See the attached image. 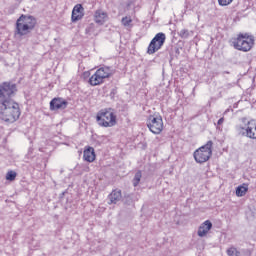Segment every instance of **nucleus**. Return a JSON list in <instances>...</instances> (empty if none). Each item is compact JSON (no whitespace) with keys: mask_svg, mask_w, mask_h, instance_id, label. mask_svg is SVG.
I'll return each instance as SVG.
<instances>
[{"mask_svg":"<svg viewBox=\"0 0 256 256\" xmlns=\"http://www.w3.org/2000/svg\"><path fill=\"white\" fill-rule=\"evenodd\" d=\"M167 39V36H165V33L159 32L155 35V37L151 40L147 53L148 55H154V53H157L163 45H165V40Z\"/></svg>","mask_w":256,"mask_h":256,"instance_id":"nucleus-7","label":"nucleus"},{"mask_svg":"<svg viewBox=\"0 0 256 256\" xmlns=\"http://www.w3.org/2000/svg\"><path fill=\"white\" fill-rule=\"evenodd\" d=\"M122 197L121 190H113L108 196L109 205H117Z\"/></svg>","mask_w":256,"mask_h":256,"instance_id":"nucleus-15","label":"nucleus"},{"mask_svg":"<svg viewBox=\"0 0 256 256\" xmlns=\"http://www.w3.org/2000/svg\"><path fill=\"white\" fill-rule=\"evenodd\" d=\"M83 159L87 163H93L96 159L95 148L91 146L86 147L83 152Z\"/></svg>","mask_w":256,"mask_h":256,"instance_id":"nucleus-13","label":"nucleus"},{"mask_svg":"<svg viewBox=\"0 0 256 256\" xmlns=\"http://www.w3.org/2000/svg\"><path fill=\"white\" fill-rule=\"evenodd\" d=\"M141 177H143V175L141 174V171L136 172L134 179H133L134 187H137V185H139V183H141Z\"/></svg>","mask_w":256,"mask_h":256,"instance_id":"nucleus-20","label":"nucleus"},{"mask_svg":"<svg viewBox=\"0 0 256 256\" xmlns=\"http://www.w3.org/2000/svg\"><path fill=\"white\" fill-rule=\"evenodd\" d=\"M249 191V185L244 183L236 188V197H245Z\"/></svg>","mask_w":256,"mask_h":256,"instance_id":"nucleus-16","label":"nucleus"},{"mask_svg":"<svg viewBox=\"0 0 256 256\" xmlns=\"http://www.w3.org/2000/svg\"><path fill=\"white\" fill-rule=\"evenodd\" d=\"M224 121H225V118H220L219 120H218V122H217V125H223V123H224Z\"/></svg>","mask_w":256,"mask_h":256,"instance_id":"nucleus-23","label":"nucleus"},{"mask_svg":"<svg viewBox=\"0 0 256 256\" xmlns=\"http://www.w3.org/2000/svg\"><path fill=\"white\" fill-rule=\"evenodd\" d=\"M211 229H213V223L209 220L204 221L198 228V237H206Z\"/></svg>","mask_w":256,"mask_h":256,"instance_id":"nucleus-12","label":"nucleus"},{"mask_svg":"<svg viewBox=\"0 0 256 256\" xmlns=\"http://www.w3.org/2000/svg\"><path fill=\"white\" fill-rule=\"evenodd\" d=\"M193 33V31H189L188 29H182L178 32V35L181 39H189V37H193Z\"/></svg>","mask_w":256,"mask_h":256,"instance_id":"nucleus-17","label":"nucleus"},{"mask_svg":"<svg viewBox=\"0 0 256 256\" xmlns=\"http://www.w3.org/2000/svg\"><path fill=\"white\" fill-rule=\"evenodd\" d=\"M113 75V68L108 66H103L96 70V72L89 78V83L92 87H97L105 83V79H109Z\"/></svg>","mask_w":256,"mask_h":256,"instance_id":"nucleus-6","label":"nucleus"},{"mask_svg":"<svg viewBox=\"0 0 256 256\" xmlns=\"http://www.w3.org/2000/svg\"><path fill=\"white\" fill-rule=\"evenodd\" d=\"M67 100L63 98H54L50 101L51 111H58V109H67Z\"/></svg>","mask_w":256,"mask_h":256,"instance_id":"nucleus-11","label":"nucleus"},{"mask_svg":"<svg viewBox=\"0 0 256 256\" xmlns=\"http://www.w3.org/2000/svg\"><path fill=\"white\" fill-rule=\"evenodd\" d=\"M96 121L99 127H115L117 125V114L112 108H104L97 112Z\"/></svg>","mask_w":256,"mask_h":256,"instance_id":"nucleus-3","label":"nucleus"},{"mask_svg":"<svg viewBox=\"0 0 256 256\" xmlns=\"http://www.w3.org/2000/svg\"><path fill=\"white\" fill-rule=\"evenodd\" d=\"M83 17H85V8H83V5L81 4H76L72 10V23H77V21H81Z\"/></svg>","mask_w":256,"mask_h":256,"instance_id":"nucleus-9","label":"nucleus"},{"mask_svg":"<svg viewBox=\"0 0 256 256\" xmlns=\"http://www.w3.org/2000/svg\"><path fill=\"white\" fill-rule=\"evenodd\" d=\"M147 127L151 133L159 135L163 131V117L161 115H150L147 119Z\"/></svg>","mask_w":256,"mask_h":256,"instance_id":"nucleus-8","label":"nucleus"},{"mask_svg":"<svg viewBox=\"0 0 256 256\" xmlns=\"http://www.w3.org/2000/svg\"><path fill=\"white\" fill-rule=\"evenodd\" d=\"M16 177H17V172L13 170L8 171L6 174L7 181H15Z\"/></svg>","mask_w":256,"mask_h":256,"instance_id":"nucleus-21","label":"nucleus"},{"mask_svg":"<svg viewBox=\"0 0 256 256\" xmlns=\"http://www.w3.org/2000/svg\"><path fill=\"white\" fill-rule=\"evenodd\" d=\"M213 155V141L209 140L205 145L196 149L193 153L196 163H207Z\"/></svg>","mask_w":256,"mask_h":256,"instance_id":"nucleus-5","label":"nucleus"},{"mask_svg":"<svg viewBox=\"0 0 256 256\" xmlns=\"http://www.w3.org/2000/svg\"><path fill=\"white\" fill-rule=\"evenodd\" d=\"M121 23L124 27H131V23H133V19H131V16H125L122 18Z\"/></svg>","mask_w":256,"mask_h":256,"instance_id":"nucleus-19","label":"nucleus"},{"mask_svg":"<svg viewBox=\"0 0 256 256\" xmlns=\"http://www.w3.org/2000/svg\"><path fill=\"white\" fill-rule=\"evenodd\" d=\"M229 111V109H227L225 112H224V115H225V113H227Z\"/></svg>","mask_w":256,"mask_h":256,"instance_id":"nucleus-24","label":"nucleus"},{"mask_svg":"<svg viewBox=\"0 0 256 256\" xmlns=\"http://www.w3.org/2000/svg\"><path fill=\"white\" fill-rule=\"evenodd\" d=\"M37 19L31 15L22 14L16 21L15 37H25L35 29Z\"/></svg>","mask_w":256,"mask_h":256,"instance_id":"nucleus-2","label":"nucleus"},{"mask_svg":"<svg viewBox=\"0 0 256 256\" xmlns=\"http://www.w3.org/2000/svg\"><path fill=\"white\" fill-rule=\"evenodd\" d=\"M232 43L234 49H237V51H243V53H247L253 49V45H255V39L253 36H249L248 34H239Z\"/></svg>","mask_w":256,"mask_h":256,"instance_id":"nucleus-4","label":"nucleus"},{"mask_svg":"<svg viewBox=\"0 0 256 256\" xmlns=\"http://www.w3.org/2000/svg\"><path fill=\"white\" fill-rule=\"evenodd\" d=\"M233 0H218V4L220 7H227V5H231Z\"/></svg>","mask_w":256,"mask_h":256,"instance_id":"nucleus-22","label":"nucleus"},{"mask_svg":"<svg viewBox=\"0 0 256 256\" xmlns=\"http://www.w3.org/2000/svg\"><path fill=\"white\" fill-rule=\"evenodd\" d=\"M226 253L228 256H241V251H239V249L235 248L234 246L228 248Z\"/></svg>","mask_w":256,"mask_h":256,"instance_id":"nucleus-18","label":"nucleus"},{"mask_svg":"<svg viewBox=\"0 0 256 256\" xmlns=\"http://www.w3.org/2000/svg\"><path fill=\"white\" fill-rule=\"evenodd\" d=\"M94 21L97 25H105L109 21V15L102 9H98L94 12Z\"/></svg>","mask_w":256,"mask_h":256,"instance_id":"nucleus-10","label":"nucleus"},{"mask_svg":"<svg viewBox=\"0 0 256 256\" xmlns=\"http://www.w3.org/2000/svg\"><path fill=\"white\" fill-rule=\"evenodd\" d=\"M15 91V84L4 82L0 85V119L5 123H15L21 115L19 104L11 99Z\"/></svg>","mask_w":256,"mask_h":256,"instance_id":"nucleus-1","label":"nucleus"},{"mask_svg":"<svg viewBox=\"0 0 256 256\" xmlns=\"http://www.w3.org/2000/svg\"><path fill=\"white\" fill-rule=\"evenodd\" d=\"M246 137L249 139H256V121L251 120L247 123Z\"/></svg>","mask_w":256,"mask_h":256,"instance_id":"nucleus-14","label":"nucleus"}]
</instances>
